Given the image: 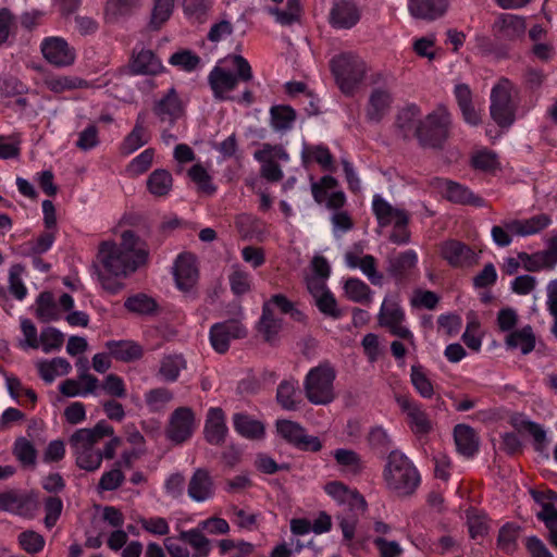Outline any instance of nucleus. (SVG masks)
Instances as JSON below:
<instances>
[{
    "mask_svg": "<svg viewBox=\"0 0 557 557\" xmlns=\"http://www.w3.org/2000/svg\"><path fill=\"white\" fill-rule=\"evenodd\" d=\"M228 434L226 425V417L220 407H211L207 411V417L203 426L205 440L214 446L224 444Z\"/></svg>",
    "mask_w": 557,
    "mask_h": 557,
    "instance_id": "nucleus-27",
    "label": "nucleus"
},
{
    "mask_svg": "<svg viewBox=\"0 0 557 557\" xmlns=\"http://www.w3.org/2000/svg\"><path fill=\"white\" fill-rule=\"evenodd\" d=\"M185 368L186 360L183 355H166L160 361L159 374L166 382H175Z\"/></svg>",
    "mask_w": 557,
    "mask_h": 557,
    "instance_id": "nucleus-47",
    "label": "nucleus"
},
{
    "mask_svg": "<svg viewBox=\"0 0 557 557\" xmlns=\"http://www.w3.org/2000/svg\"><path fill=\"white\" fill-rule=\"evenodd\" d=\"M215 493L214 481L210 472L205 468H198L189 479L187 494L196 503L211 499Z\"/></svg>",
    "mask_w": 557,
    "mask_h": 557,
    "instance_id": "nucleus-29",
    "label": "nucleus"
},
{
    "mask_svg": "<svg viewBox=\"0 0 557 557\" xmlns=\"http://www.w3.org/2000/svg\"><path fill=\"white\" fill-rule=\"evenodd\" d=\"M113 435V426L107 421H99L94 428L76 430L69 438V445L75 459V465L87 472L100 469L104 458L98 444L103 437Z\"/></svg>",
    "mask_w": 557,
    "mask_h": 557,
    "instance_id": "nucleus-2",
    "label": "nucleus"
},
{
    "mask_svg": "<svg viewBox=\"0 0 557 557\" xmlns=\"http://www.w3.org/2000/svg\"><path fill=\"white\" fill-rule=\"evenodd\" d=\"M330 69L338 89L347 97L357 92L368 72L367 63L354 52L334 55Z\"/></svg>",
    "mask_w": 557,
    "mask_h": 557,
    "instance_id": "nucleus-6",
    "label": "nucleus"
},
{
    "mask_svg": "<svg viewBox=\"0 0 557 557\" xmlns=\"http://www.w3.org/2000/svg\"><path fill=\"white\" fill-rule=\"evenodd\" d=\"M517 87L508 78H502L491 90L490 113L495 123L500 127H509L516 119V104L513 96Z\"/></svg>",
    "mask_w": 557,
    "mask_h": 557,
    "instance_id": "nucleus-11",
    "label": "nucleus"
},
{
    "mask_svg": "<svg viewBox=\"0 0 557 557\" xmlns=\"http://www.w3.org/2000/svg\"><path fill=\"white\" fill-rule=\"evenodd\" d=\"M396 404L407 417V423L416 435H425L432 430V422L422 405L407 395H398Z\"/></svg>",
    "mask_w": 557,
    "mask_h": 557,
    "instance_id": "nucleus-22",
    "label": "nucleus"
},
{
    "mask_svg": "<svg viewBox=\"0 0 557 557\" xmlns=\"http://www.w3.org/2000/svg\"><path fill=\"white\" fill-rule=\"evenodd\" d=\"M361 16V8L355 0H334L327 21L330 26L336 30H348L360 22Z\"/></svg>",
    "mask_w": 557,
    "mask_h": 557,
    "instance_id": "nucleus-18",
    "label": "nucleus"
},
{
    "mask_svg": "<svg viewBox=\"0 0 557 557\" xmlns=\"http://www.w3.org/2000/svg\"><path fill=\"white\" fill-rule=\"evenodd\" d=\"M234 430L243 437L260 440L264 436V425L247 413L237 412L233 416Z\"/></svg>",
    "mask_w": 557,
    "mask_h": 557,
    "instance_id": "nucleus-39",
    "label": "nucleus"
},
{
    "mask_svg": "<svg viewBox=\"0 0 557 557\" xmlns=\"http://www.w3.org/2000/svg\"><path fill=\"white\" fill-rule=\"evenodd\" d=\"M152 112L161 124L174 126L184 116L185 104L176 89L171 87L153 102Z\"/></svg>",
    "mask_w": 557,
    "mask_h": 557,
    "instance_id": "nucleus-17",
    "label": "nucleus"
},
{
    "mask_svg": "<svg viewBox=\"0 0 557 557\" xmlns=\"http://www.w3.org/2000/svg\"><path fill=\"white\" fill-rule=\"evenodd\" d=\"M98 387L84 383L79 377L66 379L59 385V392L65 397H86L88 395H97Z\"/></svg>",
    "mask_w": 557,
    "mask_h": 557,
    "instance_id": "nucleus-52",
    "label": "nucleus"
},
{
    "mask_svg": "<svg viewBox=\"0 0 557 557\" xmlns=\"http://www.w3.org/2000/svg\"><path fill=\"white\" fill-rule=\"evenodd\" d=\"M523 269L528 272L553 271L557 267V236L545 240V249L532 253L520 252Z\"/></svg>",
    "mask_w": 557,
    "mask_h": 557,
    "instance_id": "nucleus-23",
    "label": "nucleus"
},
{
    "mask_svg": "<svg viewBox=\"0 0 557 557\" xmlns=\"http://www.w3.org/2000/svg\"><path fill=\"white\" fill-rule=\"evenodd\" d=\"M131 71L136 75H157L162 72L161 60L149 49L134 51L131 60Z\"/></svg>",
    "mask_w": 557,
    "mask_h": 557,
    "instance_id": "nucleus-33",
    "label": "nucleus"
},
{
    "mask_svg": "<svg viewBox=\"0 0 557 557\" xmlns=\"http://www.w3.org/2000/svg\"><path fill=\"white\" fill-rule=\"evenodd\" d=\"M64 343V334L53 326H47L41 330L39 336V347L44 352L49 354L61 349Z\"/></svg>",
    "mask_w": 557,
    "mask_h": 557,
    "instance_id": "nucleus-56",
    "label": "nucleus"
},
{
    "mask_svg": "<svg viewBox=\"0 0 557 557\" xmlns=\"http://www.w3.org/2000/svg\"><path fill=\"white\" fill-rule=\"evenodd\" d=\"M449 4V0H407L410 16L426 22H433L444 16Z\"/></svg>",
    "mask_w": 557,
    "mask_h": 557,
    "instance_id": "nucleus-28",
    "label": "nucleus"
},
{
    "mask_svg": "<svg viewBox=\"0 0 557 557\" xmlns=\"http://www.w3.org/2000/svg\"><path fill=\"white\" fill-rule=\"evenodd\" d=\"M454 440L457 451L463 457L471 458L479 450V438L469 425L457 424L454 428Z\"/></svg>",
    "mask_w": 557,
    "mask_h": 557,
    "instance_id": "nucleus-37",
    "label": "nucleus"
},
{
    "mask_svg": "<svg viewBox=\"0 0 557 557\" xmlns=\"http://www.w3.org/2000/svg\"><path fill=\"white\" fill-rule=\"evenodd\" d=\"M418 253L413 249L391 256L387 259V274L397 285H408L418 276Z\"/></svg>",
    "mask_w": 557,
    "mask_h": 557,
    "instance_id": "nucleus-13",
    "label": "nucleus"
},
{
    "mask_svg": "<svg viewBox=\"0 0 557 557\" xmlns=\"http://www.w3.org/2000/svg\"><path fill=\"white\" fill-rule=\"evenodd\" d=\"M146 114L144 112H139L136 117V122L132 132L123 139L121 144V152L123 154H131L145 146L150 136L145 126Z\"/></svg>",
    "mask_w": 557,
    "mask_h": 557,
    "instance_id": "nucleus-35",
    "label": "nucleus"
},
{
    "mask_svg": "<svg viewBox=\"0 0 557 557\" xmlns=\"http://www.w3.org/2000/svg\"><path fill=\"white\" fill-rule=\"evenodd\" d=\"M421 122V109L414 103H409L398 111L395 120V127L403 138L409 139L417 137Z\"/></svg>",
    "mask_w": 557,
    "mask_h": 557,
    "instance_id": "nucleus-31",
    "label": "nucleus"
},
{
    "mask_svg": "<svg viewBox=\"0 0 557 557\" xmlns=\"http://www.w3.org/2000/svg\"><path fill=\"white\" fill-rule=\"evenodd\" d=\"M276 431L288 444L300 450L317 453L323 447L320 438L308 435L305 428L298 422L286 419L277 420Z\"/></svg>",
    "mask_w": 557,
    "mask_h": 557,
    "instance_id": "nucleus-14",
    "label": "nucleus"
},
{
    "mask_svg": "<svg viewBox=\"0 0 557 557\" xmlns=\"http://www.w3.org/2000/svg\"><path fill=\"white\" fill-rule=\"evenodd\" d=\"M175 0H153L149 28L159 30L172 16Z\"/></svg>",
    "mask_w": 557,
    "mask_h": 557,
    "instance_id": "nucleus-50",
    "label": "nucleus"
},
{
    "mask_svg": "<svg viewBox=\"0 0 557 557\" xmlns=\"http://www.w3.org/2000/svg\"><path fill=\"white\" fill-rule=\"evenodd\" d=\"M387 487L398 495H410L420 484V474L412 461L401 451L392 450L383 470Z\"/></svg>",
    "mask_w": 557,
    "mask_h": 557,
    "instance_id": "nucleus-5",
    "label": "nucleus"
},
{
    "mask_svg": "<svg viewBox=\"0 0 557 557\" xmlns=\"http://www.w3.org/2000/svg\"><path fill=\"white\" fill-rule=\"evenodd\" d=\"M45 86L52 92L60 94L66 90L82 89L88 86V83L76 76L48 75L44 79Z\"/></svg>",
    "mask_w": 557,
    "mask_h": 557,
    "instance_id": "nucleus-43",
    "label": "nucleus"
},
{
    "mask_svg": "<svg viewBox=\"0 0 557 557\" xmlns=\"http://www.w3.org/2000/svg\"><path fill=\"white\" fill-rule=\"evenodd\" d=\"M99 388L113 398H125L127 389L124 380L117 374L110 373L99 381Z\"/></svg>",
    "mask_w": 557,
    "mask_h": 557,
    "instance_id": "nucleus-63",
    "label": "nucleus"
},
{
    "mask_svg": "<svg viewBox=\"0 0 557 557\" xmlns=\"http://www.w3.org/2000/svg\"><path fill=\"white\" fill-rule=\"evenodd\" d=\"M338 182L331 175H324L319 182L311 184V193L315 202L324 203L333 213L330 218L334 236H341L352 230L354 221L347 211L341 210L346 203L344 191L333 189Z\"/></svg>",
    "mask_w": 557,
    "mask_h": 557,
    "instance_id": "nucleus-3",
    "label": "nucleus"
},
{
    "mask_svg": "<svg viewBox=\"0 0 557 557\" xmlns=\"http://www.w3.org/2000/svg\"><path fill=\"white\" fill-rule=\"evenodd\" d=\"M410 382L416 392L425 399L434 395V387L429 379L425 369L421 364H412L410 369Z\"/></svg>",
    "mask_w": 557,
    "mask_h": 557,
    "instance_id": "nucleus-51",
    "label": "nucleus"
},
{
    "mask_svg": "<svg viewBox=\"0 0 557 557\" xmlns=\"http://www.w3.org/2000/svg\"><path fill=\"white\" fill-rule=\"evenodd\" d=\"M345 296L352 302L369 304L372 300L373 292L362 280L348 277L343 285Z\"/></svg>",
    "mask_w": 557,
    "mask_h": 557,
    "instance_id": "nucleus-44",
    "label": "nucleus"
},
{
    "mask_svg": "<svg viewBox=\"0 0 557 557\" xmlns=\"http://www.w3.org/2000/svg\"><path fill=\"white\" fill-rule=\"evenodd\" d=\"M336 520L343 534L342 545L354 557H361L369 550L370 535L358 530L357 516L339 513Z\"/></svg>",
    "mask_w": 557,
    "mask_h": 557,
    "instance_id": "nucleus-12",
    "label": "nucleus"
},
{
    "mask_svg": "<svg viewBox=\"0 0 557 557\" xmlns=\"http://www.w3.org/2000/svg\"><path fill=\"white\" fill-rule=\"evenodd\" d=\"M173 185V178L171 173L164 169L154 170L147 180L148 190L157 197L168 195Z\"/></svg>",
    "mask_w": 557,
    "mask_h": 557,
    "instance_id": "nucleus-48",
    "label": "nucleus"
},
{
    "mask_svg": "<svg viewBox=\"0 0 557 557\" xmlns=\"http://www.w3.org/2000/svg\"><path fill=\"white\" fill-rule=\"evenodd\" d=\"M301 163L309 166L311 163H318L325 171H333L334 157L327 146L304 144L300 152Z\"/></svg>",
    "mask_w": 557,
    "mask_h": 557,
    "instance_id": "nucleus-34",
    "label": "nucleus"
},
{
    "mask_svg": "<svg viewBox=\"0 0 557 557\" xmlns=\"http://www.w3.org/2000/svg\"><path fill=\"white\" fill-rule=\"evenodd\" d=\"M40 52L51 65L62 69L75 63L76 50L60 36L45 37L40 42Z\"/></svg>",
    "mask_w": 557,
    "mask_h": 557,
    "instance_id": "nucleus-15",
    "label": "nucleus"
},
{
    "mask_svg": "<svg viewBox=\"0 0 557 557\" xmlns=\"http://www.w3.org/2000/svg\"><path fill=\"white\" fill-rule=\"evenodd\" d=\"M36 318L41 322L58 321L61 319V310L69 311L74 307L73 297L64 293L59 302L55 301L51 292H42L36 298Z\"/></svg>",
    "mask_w": 557,
    "mask_h": 557,
    "instance_id": "nucleus-21",
    "label": "nucleus"
},
{
    "mask_svg": "<svg viewBox=\"0 0 557 557\" xmlns=\"http://www.w3.org/2000/svg\"><path fill=\"white\" fill-rule=\"evenodd\" d=\"M276 401L284 410H297L301 404L298 382L296 380L282 381L277 386Z\"/></svg>",
    "mask_w": 557,
    "mask_h": 557,
    "instance_id": "nucleus-40",
    "label": "nucleus"
},
{
    "mask_svg": "<svg viewBox=\"0 0 557 557\" xmlns=\"http://www.w3.org/2000/svg\"><path fill=\"white\" fill-rule=\"evenodd\" d=\"M232 61L237 74L221 66H214L208 75V83L218 100L231 99L228 94L237 87L238 81L248 82L252 78L251 66L244 57L234 55Z\"/></svg>",
    "mask_w": 557,
    "mask_h": 557,
    "instance_id": "nucleus-8",
    "label": "nucleus"
},
{
    "mask_svg": "<svg viewBox=\"0 0 557 557\" xmlns=\"http://www.w3.org/2000/svg\"><path fill=\"white\" fill-rule=\"evenodd\" d=\"M174 278L176 286L183 292H188L194 287L198 278V269L194 255H178L174 264Z\"/></svg>",
    "mask_w": 557,
    "mask_h": 557,
    "instance_id": "nucleus-30",
    "label": "nucleus"
},
{
    "mask_svg": "<svg viewBox=\"0 0 557 557\" xmlns=\"http://www.w3.org/2000/svg\"><path fill=\"white\" fill-rule=\"evenodd\" d=\"M270 115L271 125L276 132L290 131L296 121V111L289 106H273Z\"/></svg>",
    "mask_w": 557,
    "mask_h": 557,
    "instance_id": "nucleus-46",
    "label": "nucleus"
},
{
    "mask_svg": "<svg viewBox=\"0 0 557 557\" xmlns=\"http://www.w3.org/2000/svg\"><path fill=\"white\" fill-rule=\"evenodd\" d=\"M441 257L453 268H470L479 260V255L467 244L448 239L441 245Z\"/></svg>",
    "mask_w": 557,
    "mask_h": 557,
    "instance_id": "nucleus-24",
    "label": "nucleus"
},
{
    "mask_svg": "<svg viewBox=\"0 0 557 557\" xmlns=\"http://www.w3.org/2000/svg\"><path fill=\"white\" fill-rule=\"evenodd\" d=\"M281 329V320L277 319L269 304H263L262 314L259 321V331L267 341H271Z\"/></svg>",
    "mask_w": 557,
    "mask_h": 557,
    "instance_id": "nucleus-58",
    "label": "nucleus"
},
{
    "mask_svg": "<svg viewBox=\"0 0 557 557\" xmlns=\"http://www.w3.org/2000/svg\"><path fill=\"white\" fill-rule=\"evenodd\" d=\"M395 102L394 78L385 72L371 76L370 90L363 107L364 119L370 124L381 123L392 111Z\"/></svg>",
    "mask_w": 557,
    "mask_h": 557,
    "instance_id": "nucleus-4",
    "label": "nucleus"
},
{
    "mask_svg": "<svg viewBox=\"0 0 557 557\" xmlns=\"http://www.w3.org/2000/svg\"><path fill=\"white\" fill-rule=\"evenodd\" d=\"M106 348L114 359L123 362L138 360L144 355L143 347L133 341H109Z\"/></svg>",
    "mask_w": 557,
    "mask_h": 557,
    "instance_id": "nucleus-38",
    "label": "nucleus"
},
{
    "mask_svg": "<svg viewBox=\"0 0 557 557\" xmlns=\"http://www.w3.org/2000/svg\"><path fill=\"white\" fill-rule=\"evenodd\" d=\"M450 126L451 114L445 106H437L422 119L416 138L424 148H442L449 137Z\"/></svg>",
    "mask_w": 557,
    "mask_h": 557,
    "instance_id": "nucleus-9",
    "label": "nucleus"
},
{
    "mask_svg": "<svg viewBox=\"0 0 557 557\" xmlns=\"http://www.w3.org/2000/svg\"><path fill=\"white\" fill-rule=\"evenodd\" d=\"M432 186L436 188L445 199L453 203L473 206L478 208L484 207L485 205V201L482 197L475 195L467 186L447 178L435 177L432 181Z\"/></svg>",
    "mask_w": 557,
    "mask_h": 557,
    "instance_id": "nucleus-20",
    "label": "nucleus"
},
{
    "mask_svg": "<svg viewBox=\"0 0 557 557\" xmlns=\"http://www.w3.org/2000/svg\"><path fill=\"white\" fill-rule=\"evenodd\" d=\"M377 322L391 335L405 341L413 350L417 348L414 335L407 324L406 312L396 298H384L377 314Z\"/></svg>",
    "mask_w": 557,
    "mask_h": 557,
    "instance_id": "nucleus-10",
    "label": "nucleus"
},
{
    "mask_svg": "<svg viewBox=\"0 0 557 557\" xmlns=\"http://www.w3.org/2000/svg\"><path fill=\"white\" fill-rule=\"evenodd\" d=\"M552 224V218L540 213L528 219H508L506 225L515 236L528 237L536 235Z\"/></svg>",
    "mask_w": 557,
    "mask_h": 557,
    "instance_id": "nucleus-32",
    "label": "nucleus"
},
{
    "mask_svg": "<svg viewBox=\"0 0 557 557\" xmlns=\"http://www.w3.org/2000/svg\"><path fill=\"white\" fill-rule=\"evenodd\" d=\"M121 243L103 242L99 246L98 265H94L102 288L117 294L124 288L122 278L146 264L149 251L133 231H125Z\"/></svg>",
    "mask_w": 557,
    "mask_h": 557,
    "instance_id": "nucleus-1",
    "label": "nucleus"
},
{
    "mask_svg": "<svg viewBox=\"0 0 557 557\" xmlns=\"http://www.w3.org/2000/svg\"><path fill=\"white\" fill-rule=\"evenodd\" d=\"M180 539L189 547L190 557H208L211 553V542L199 527L181 531Z\"/></svg>",
    "mask_w": 557,
    "mask_h": 557,
    "instance_id": "nucleus-36",
    "label": "nucleus"
},
{
    "mask_svg": "<svg viewBox=\"0 0 557 557\" xmlns=\"http://www.w3.org/2000/svg\"><path fill=\"white\" fill-rule=\"evenodd\" d=\"M188 176L200 191L208 195H212L215 191L216 187L212 183V177L202 164H194L188 170Z\"/></svg>",
    "mask_w": 557,
    "mask_h": 557,
    "instance_id": "nucleus-61",
    "label": "nucleus"
},
{
    "mask_svg": "<svg viewBox=\"0 0 557 557\" xmlns=\"http://www.w3.org/2000/svg\"><path fill=\"white\" fill-rule=\"evenodd\" d=\"M196 430V418L191 408L178 407L169 418L165 435L174 444H183L188 441Z\"/></svg>",
    "mask_w": 557,
    "mask_h": 557,
    "instance_id": "nucleus-16",
    "label": "nucleus"
},
{
    "mask_svg": "<svg viewBox=\"0 0 557 557\" xmlns=\"http://www.w3.org/2000/svg\"><path fill=\"white\" fill-rule=\"evenodd\" d=\"M172 399L173 393L165 387L152 388L145 394L146 405L151 412L164 410Z\"/></svg>",
    "mask_w": 557,
    "mask_h": 557,
    "instance_id": "nucleus-55",
    "label": "nucleus"
},
{
    "mask_svg": "<svg viewBox=\"0 0 557 557\" xmlns=\"http://www.w3.org/2000/svg\"><path fill=\"white\" fill-rule=\"evenodd\" d=\"M28 90V86L16 76H0V99L24 96Z\"/></svg>",
    "mask_w": 557,
    "mask_h": 557,
    "instance_id": "nucleus-59",
    "label": "nucleus"
},
{
    "mask_svg": "<svg viewBox=\"0 0 557 557\" xmlns=\"http://www.w3.org/2000/svg\"><path fill=\"white\" fill-rule=\"evenodd\" d=\"M247 330L238 319H230L214 323L209 331L211 346L219 354H224L230 348L232 339L244 338Z\"/></svg>",
    "mask_w": 557,
    "mask_h": 557,
    "instance_id": "nucleus-19",
    "label": "nucleus"
},
{
    "mask_svg": "<svg viewBox=\"0 0 557 557\" xmlns=\"http://www.w3.org/2000/svg\"><path fill=\"white\" fill-rule=\"evenodd\" d=\"M372 211L380 226L394 224L395 228H404L409 221L405 210L394 208L381 195L375 194L372 199Z\"/></svg>",
    "mask_w": 557,
    "mask_h": 557,
    "instance_id": "nucleus-25",
    "label": "nucleus"
},
{
    "mask_svg": "<svg viewBox=\"0 0 557 557\" xmlns=\"http://www.w3.org/2000/svg\"><path fill=\"white\" fill-rule=\"evenodd\" d=\"M506 345L511 349H519L523 355L530 354L535 347V336L530 325L510 332L506 337Z\"/></svg>",
    "mask_w": 557,
    "mask_h": 557,
    "instance_id": "nucleus-42",
    "label": "nucleus"
},
{
    "mask_svg": "<svg viewBox=\"0 0 557 557\" xmlns=\"http://www.w3.org/2000/svg\"><path fill=\"white\" fill-rule=\"evenodd\" d=\"M324 491L338 505L346 506L350 511L363 512L367 508L363 496L357 490H351L339 481L327 483Z\"/></svg>",
    "mask_w": 557,
    "mask_h": 557,
    "instance_id": "nucleus-26",
    "label": "nucleus"
},
{
    "mask_svg": "<svg viewBox=\"0 0 557 557\" xmlns=\"http://www.w3.org/2000/svg\"><path fill=\"white\" fill-rule=\"evenodd\" d=\"M124 306L128 311L140 314L153 313L158 307L156 300L145 294L128 297Z\"/></svg>",
    "mask_w": 557,
    "mask_h": 557,
    "instance_id": "nucleus-64",
    "label": "nucleus"
},
{
    "mask_svg": "<svg viewBox=\"0 0 557 557\" xmlns=\"http://www.w3.org/2000/svg\"><path fill=\"white\" fill-rule=\"evenodd\" d=\"M512 424L517 430L527 431L533 437L537 450L545 446L546 431L541 424L528 419H515Z\"/></svg>",
    "mask_w": 557,
    "mask_h": 557,
    "instance_id": "nucleus-60",
    "label": "nucleus"
},
{
    "mask_svg": "<svg viewBox=\"0 0 557 557\" xmlns=\"http://www.w3.org/2000/svg\"><path fill=\"white\" fill-rule=\"evenodd\" d=\"M521 528L512 522L505 523L498 531L497 547L506 554H512L518 548Z\"/></svg>",
    "mask_w": 557,
    "mask_h": 557,
    "instance_id": "nucleus-49",
    "label": "nucleus"
},
{
    "mask_svg": "<svg viewBox=\"0 0 557 557\" xmlns=\"http://www.w3.org/2000/svg\"><path fill=\"white\" fill-rule=\"evenodd\" d=\"M55 240L54 232L47 231L39 234L36 238L21 245V253L26 257H39L51 249Z\"/></svg>",
    "mask_w": 557,
    "mask_h": 557,
    "instance_id": "nucleus-45",
    "label": "nucleus"
},
{
    "mask_svg": "<svg viewBox=\"0 0 557 557\" xmlns=\"http://www.w3.org/2000/svg\"><path fill=\"white\" fill-rule=\"evenodd\" d=\"M333 457L337 465L345 468L351 473H359L362 470V460L360 455L346 448H338L333 451Z\"/></svg>",
    "mask_w": 557,
    "mask_h": 557,
    "instance_id": "nucleus-57",
    "label": "nucleus"
},
{
    "mask_svg": "<svg viewBox=\"0 0 557 557\" xmlns=\"http://www.w3.org/2000/svg\"><path fill=\"white\" fill-rule=\"evenodd\" d=\"M468 531L473 540L484 537L488 532V522L485 513L475 508L467 510Z\"/></svg>",
    "mask_w": 557,
    "mask_h": 557,
    "instance_id": "nucleus-53",
    "label": "nucleus"
},
{
    "mask_svg": "<svg viewBox=\"0 0 557 557\" xmlns=\"http://www.w3.org/2000/svg\"><path fill=\"white\" fill-rule=\"evenodd\" d=\"M336 370L329 361L311 368L304 379V391L309 403L325 406L336 398L334 382Z\"/></svg>",
    "mask_w": 557,
    "mask_h": 557,
    "instance_id": "nucleus-7",
    "label": "nucleus"
},
{
    "mask_svg": "<svg viewBox=\"0 0 557 557\" xmlns=\"http://www.w3.org/2000/svg\"><path fill=\"white\" fill-rule=\"evenodd\" d=\"M471 165L475 170L491 173L499 168V161L495 152L484 149L472 156Z\"/></svg>",
    "mask_w": 557,
    "mask_h": 557,
    "instance_id": "nucleus-62",
    "label": "nucleus"
},
{
    "mask_svg": "<svg viewBox=\"0 0 557 557\" xmlns=\"http://www.w3.org/2000/svg\"><path fill=\"white\" fill-rule=\"evenodd\" d=\"M39 376L46 383H52L57 376H63L71 372V363L62 357L51 360H39L36 364Z\"/></svg>",
    "mask_w": 557,
    "mask_h": 557,
    "instance_id": "nucleus-41",
    "label": "nucleus"
},
{
    "mask_svg": "<svg viewBox=\"0 0 557 557\" xmlns=\"http://www.w3.org/2000/svg\"><path fill=\"white\" fill-rule=\"evenodd\" d=\"M32 502L14 491L0 493V510L24 515Z\"/></svg>",
    "mask_w": 557,
    "mask_h": 557,
    "instance_id": "nucleus-54",
    "label": "nucleus"
}]
</instances>
